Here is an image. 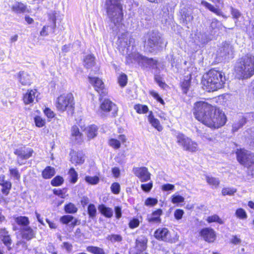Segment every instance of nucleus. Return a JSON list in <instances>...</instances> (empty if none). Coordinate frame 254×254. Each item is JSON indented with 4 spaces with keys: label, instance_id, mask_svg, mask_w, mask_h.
<instances>
[{
    "label": "nucleus",
    "instance_id": "1",
    "mask_svg": "<svg viewBox=\"0 0 254 254\" xmlns=\"http://www.w3.org/2000/svg\"><path fill=\"white\" fill-rule=\"evenodd\" d=\"M193 114L198 121L211 128H219L227 121L222 111L203 101L195 103Z\"/></svg>",
    "mask_w": 254,
    "mask_h": 254
},
{
    "label": "nucleus",
    "instance_id": "2",
    "mask_svg": "<svg viewBox=\"0 0 254 254\" xmlns=\"http://www.w3.org/2000/svg\"><path fill=\"white\" fill-rule=\"evenodd\" d=\"M118 44L121 52L123 55H127V59L128 64L137 62L144 66L148 65L152 68H157V62L156 60L147 58L133 51L135 41L128 33L122 34L119 38Z\"/></svg>",
    "mask_w": 254,
    "mask_h": 254
},
{
    "label": "nucleus",
    "instance_id": "3",
    "mask_svg": "<svg viewBox=\"0 0 254 254\" xmlns=\"http://www.w3.org/2000/svg\"><path fill=\"white\" fill-rule=\"evenodd\" d=\"M225 81L224 73L222 71L211 69L203 77L204 89L208 92L221 88Z\"/></svg>",
    "mask_w": 254,
    "mask_h": 254
},
{
    "label": "nucleus",
    "instance_id": "4",
    "mask_svg": "<svg viewBox=\"0 0 254 254\" xmlns=\"http://www.w3.org/2000/svg\"><path fill=\"white\" fill-rule=\"evenodd\" d=\"M105 8L111 22L117 28L122 25L123 13L121 0H106Z\"/></svg>",
    "mask_w": 254,
    "mask_h": 254
},
{
    "label": "nucleus",
    "instance_id": "5",
    "mask_svg": "<svg viewBox=\"0 0 254 254\" xmlns=\"http://www.w3.org/2000/svg\"><path fill=\"white\" fill-rule=\"evenodd\" d=\"M236 70L242 78H249L254 75V55L249 53L241 58Z\"/></svg>",
    "mask_w": 254,
    "mask_h": 254
},
{
    "label": "nucleus",
    "instance_id": "6",
    "mask_svg": "<svg viewBox=\"0 0 254 254\" xmlns=\"http://www.w3.org/2000/svg\"><path fill=\"white\" fill-rule=\"evenodd\" d=\"M74 105V98L71 93L61 95L56 101V107L58 110L62 112L66 111L68 114H72Z\"/></svg>",
    "mask_w": 254,
    "mask_h": 254
},
{
    "label": "nucleus",
    "instance_id": "7",
    "mask_svg": "<svg viewBox=\"0 0 254 254\" xmlns=\"http://www.w3.org/2000/svg\"><path fill=\"white\" fill-rule=\"evenodd\" d=\"M236 154L238 162L247 168L249 174L254 177V154L244 149L238 150Z\"/></svg>",
    "mask_w": 254,
    "mask_h": 254
},
{
    "label": "nucleus",
    "instance_id": "8",
    "mask_svg": "<svg viewBox=\"0 0 254 254\" xmlns=\"http://www.w3.org/2000/svg\"><path fill=\"white\" fill-rule=\"evenodd\" d=\"M176 141L184 150L192 152H196L198 150V145L196 142L192 140L184 134L178 132L176 135Z\"/></svg>",
    "mask_w": 254,
    "mask_h": 254
},
{
    "label": "nucleus",
    "instance_id": "9",
    "mask_svg": "<svg viewBox=\"0 0 254 254\" xmlns=\"http://www.w3.org/2000/svg\"><path fill=\"white\" fill-rule=\"evenodd\" d=\"M162 43L159 33L157 31H151L148 34L147 41L145 43V46L149 51L152 52L158 50Z\"/></svg>",
    "mask_w": 254,
    "mask_h": 254
},
{
    "label": "nucleus",
    "instance_id": "10",
    "mask_svg": "<svg viewBox=\"0 0 254 254\" xmlns=\"http://www.w3.org/2000/svg\"><path fill=\"white\" fill-rule=\"evenodd\" d=\"M34 151L32 148L21 147L15 149L14 153L17 156L19 165L25 164L26 160L32 156Z\"/></svg>",
    "mask_w": 254,
    "mask_h": 254
},
{
    "label": "nucleus",
    "instance_id": "11",
    "mask_svg": "<svg viewBox=\"0 0 254 254\" xmlns=\"http://www.w3.org/2000/svg\"><path fill=\"white\" fill-rule=\"evenodd\" d=\"M89 81L92 85L95 90L98 92L100 96H104L108 93L107 89L105 88L104 82L101 79L97 77L88 76Z\"/></svg>",
    "mask_w": 254,
    "mask_h": 254
},
{
    "label": "nucleus",
    "instance_id": "12",
    "mask_svg": "<svg viewBox=\"0 0 254 254\" xmlns=\"http://www.w3.org/2000/svg\"><path fill=\"white\" fill-rule=\"evenodd\" d=\"M100 108L103 113H111L113 116H115L118 111L117 105L109 99H105Z\"/></svg>",
    "mask_w": 254,
    "mask_h": 254
},
{
    "label": "nucleus",
    "instance_id": "13",
    "mask_svg": "<svg viewBox=\"0 0 254 254\" xmlns=\"http://www.w3.org/2000/svg\"><path fill=\"white\" fill-rule=\"evenodd\" d=\"M233 48L230 44L225 42L219 48L218 55L225 60H228L233 57Z\"/></svg>",
    "mask_w": 254,
    "mask_h": 254
},
{
    "label": "nucleus",
    "instance_id": "14",
    "mask_svg": "<svg viewBox=\"0 0 254 254\" xmlns=\"http://www.w3.org/2000/svg\"><path fill=\"white\" fill-rule=\"evenodd\" d=\"M148 240L144 236H141L137 238L136 240L135 247L136 249V252H133L132 251L129 252V254H148L147 253H144L147 248V243Z\"/></svg>",
    "mask_w": 254,
    "mask_h": 254
},
{
    "label": "nucleus",
    "instance_id": "15",
    "mask_svg": "<svg viewBox=\"0 0 254 254\" xmlns=\"http://www.w3.org/2000/svg\"><path fill=\"white\" fill-rule=\"evenodd\" d=\"M133 173L141 182H147L150 180V173L146 167H136L133 169Z\"/></svg>",
    "mask_w": 254,
    "mask_h": 254
},
{
    "label": "nucleus",
    "instance_id": "16",
    "mask_svg": "<svg viewBox=\"0 0 254 254\" xmlns=\"http://www.w3.org/2000/svg\"><path fill=\"white\" fill-rule=\"evenodd\" d=\"M154 237L158 240L172 242L171 234L167 228H162L157 229L154 233Z\"/></svg>",
    "mask_w": 254,
    "mask_h": 254
},
{
    "label": "nucleus",
    "instance_id": "17",
    "mask_svg": "<svg viewBox=\"0 0 254 254\" xmlns=\"http://www.w3.org/2000/svg\"><path fill=\"white\" fill-rule=\"evenodd\" d=\"M200 234L205 241L209 243L213 242L216 239L215 232L210 228L202 229L200 232Z\"/></svg>",
    "mask_w": 254,
    "mask_h": 254
},
{
    "label": "nucleus",
    "instance_id": "18",
    "mask_svg": "<svg viewBox=\"0 0 254 254\" xmlns=\"http://www.w3.org/2000/svg\"><path fill=\"white\" fill-rule=\"evenodd\" d=\"M70 155L71 162L75 165L82 164L84 162V155L81 151H72Z\"/></svg>",
    "mask_w": 254,
    "mask_h": 254
},
{
    "label": "nucleus",
    "instance_id": "19",
    "mask_svg": "<svg viewBox=\"0 0 254 254\" xmlns=\"http://www.w3.org/2000/svg\"><path fill=\"white\" fill-rule=\"evenodd\" d=\"M71 139L77 143L81 142L83 140V135L76 126H72L71 128Z\"/></svg>",
    "mask_w": 254,
    "mask_h": 254
},
{
    "label": "nucleus",
    "instance_id": "20",
    "mask_svg": "<svg viewBox=\"0 0 254 254\" xmlns=\"http://www.w3.org/2000/svg\"><path fill=\"white\" fill-rule=\"evenodd\" d=\"M118 139L111 138L109 139V145L115 149H119L121 147V142H125L127 138L125 135L121 134L119 136Z\"/></svg>",
    "mask_w": 254,
    "mask_h": 254
},
{
    "label": "nucleus",
    "instance_id": "21",
    "mask_svg": "<svg viewBox=\"0 0 254 254\" xmlns=\"http://www.w3.org/2000/svg\"><path fill=\"white\" fill-rule=\"evenodd\" d=\"M201 4L211 12L216 14L217 15L221 16L224 18H226V16L223 14V12L219 7H215L205 0H202L201 1Z\"/></svg>",
    "mask_w": 254,
    "mask_h": 254
},
{
    "label": "nucleus",
    "instance_id": "22",
    "mask_svg": "<svg viewBox=\"0 0 254 254\" xmlns=\"http://www.w3.org/2000/svg\"><path fill=\"white\" fill-rule=\"evenodd\" d=\"M22 237L27 240H30L35 237V233L33 230L29 226H25L21 229Z\"/></svg>",
    "mask_w": 254,
    "mask_h": 254
},
{
    "label": "nucleus",
    "instance_id": "23",
    "mask_svg": "<svg viewBox=\"0 0 254 254\" xmlns=\"http://www.w3.org/2000/svg\"><path fill=\"white\" fill-rule=\"evenodd\" d=\"M53 21V24L51 25H46L44 26L42 29L41 31L40 32V35L42 36H48L49 32H54V29L56 27V18L55 15L51 18Z\"/></svg>",
    "mask_w": 254,
    "mask_h": 254
},
{
    "label": "nucleus",
    "instance_id": "24",
    "mask_svg": "<svg viewBox=\"0 0 254 254\" xmlns=\"http://www.w3.org/2000/svg\"><path fill=\"white\" fill-rule=\"evenodd\" d=\"M37 92L36 89L28 90L27 92L23 97V101L25 104H29L33 103L37 97Z\"/></svg>",
    "mask_w": 254,
    "mask_h": 254
},
{
    "label": "nucleus",
    "instance_id": "25",
    "mask_svg": "<svg viewBox=\"0 0 254 254\" xmlns=\"http://www.w3.org/2000/svg\"><path fill=\"white\" fill-rule=\"evenodd\" d=\"M18 78L19 82L23 85H30L32 83L30 75L26 72H19Z\"/></svg>",
    "mask_w": 254,
    "mask_h": 254
},
{
    "label": "nucleus",
    "instance_id": "26",
    "mask_svg": "<svg viewBox=\"0 0 254 254\" xmlns=\"http://www.w3.org/2000/svg\"><path fill=\"white\" fill-rule=\"evenodd\" d=\"M148 120L151 126L158 131H161L162 130L163 127L161 125L159 121L154 117L152 112L149 113L148 116Z\"/></svg>",
    "mask_w": 254,
    "mask_h": 254
},
{
    "label": "nucleus",
    "instance_id": "27",
    "mask_svg": "<svg viewBox=\"0 0 254 254\" xmlns=\"http://www.w3.org/2000/svg\"><path fill=\"white\" fill-rule=\"evenodd\" d=\"M162 214V210L158 209L152 212L151 215L147 218L148 222L150 223H158L161 222L160 216Z\"/></svg>",
    "mask_w": 254,
    "mask_h": 254
},
{
    "label": "nucleus",
    "instance_id": "28",
    "mask_svg": "<svg viewBox=\"0 0 254 254\" xmlns=\"http://www.w3.org/2000/svg\"><path fill=\"white\" fill-rule=\"evenodd\" d=\"M11 9L12 11L16 13H22L26 11L27 7L22 2H15L11 6Z\"/></svg>",
    "mask_w": 254,
    "mask_h": 254
},
{
    "label": "nucleus",
    "instance_id": "29",
    "mask_svg": "<svg viewBox=\"0 0 254 254\" xmlns=\"http://www.w3.org/2000/svg\"><path fill=\"white\" fill-rule=\"evenodd\" d=\"M98 210L100 212L107 218H111L113 214V211L112 208L106 206L104 204L100 205L98 207Z\"/></svg>",
    "mask_w": 254,
    "mask_h": 254
},
{
    "label": "nucleus",
    "instance_id": "30",
    "mask_svg": "<svg viewBox=\"0 0 254 254\" xmlns=\"http://www.w3.org/2000/svg\"><path fill=\"white\" fill-rule=\"evenodd\" d=\"M98 128L95 125H91L85 128L87 137L92 139L97 135Z\"/></svg>",
    "mask_w": 254,
    "mask_h": 254
},
{
    "label": "nucleus",
    "instance_id": "31",
    "mask_svg": "<svg viewBox=\"0 0 254 254\" xmlns=\"http://www.w3.org/2000/svg\"><path fill=\"white\" fill-rule=\"evenodd\" d=\"M83 64L87 68H91L95 64V57L91 55L86 56L84 59Z\"/></svg>",
    "mask_w": 254,
    "mask_h": 254
},
{
    "label": "nucleus",
    "instance_id": "32",
    "mask_svg": "<svg viewBox=\"0 0 254 254\" xmlns=\"http://www.w3.org/2000/svg\"><path fill=\"white\" fill-rule=\"evenodd\" d=\"M182 17L183 22L186 24L191 22L193 19L192 12L190 9L183 11Z\"/></svg>",
    "mask_w": 254,
    "mask_h": 254
},
{
    "label": "nucleus",
    "instance_id": "33",
    "mask_svg": "<svg viewBox=\"0 0 254 254\" xmlns=\"http://www.w3.org/2000/svg\"><path fill=\"white\" fill-rule=\"evenodd\" d=\"M55 174V169L51 166H47L42 172V176L45 179L52 178Z\"/></svg>",
    "mask_w": 254,
    "mask_h": 254
},
{
    "label": "nucleus",
    "instance_id": "34",
    "mask_svg": "<svg viewBox=\"0 0 254 254\" xmlns=\"http://www.w3.org/2000/svg\"><path fill=\"white\" fill-rule=\"evenodd\" d=\"M205 177L207 183L211 186L212 188L216 189L218 187L220 181L218 178L208 175H205Z\"/></svg>",
    "mask_w": 254,
    "mask_h": 254
},
{
    "label": "nucleus",
    "instance_id": "35",
    "mask_svg": "<svg viewBox=\"0 0 254 254\" xmlns=\"http://www.w3.org/2000/svg\"><path fill=\"white\" fill-rule=\"evenodd\" d=\"M86 250L93 254H106L103 249L97 247L88 246L87 247Z\"/></svg>",
    "mask_w": 254,
    "mask_h": 254
},
{
    "label": "nucleus",
    "instance_id": "36",
    "mask_svg": "<svg viewBox=\"0 0 254 254\" xmlns=\"http://www.w3.org/2000/svg\"><path fill=\"white\" fill-rule=\"evenodd\" d=\"M206 220L209 223L213 222L218 223L219 224H223L224 223L223 220L217 214H214L208 216L206 218Z\"/></svg>",
    "mask_w": 254,
    "mask_h": 254
},
{
    "label": "nucleus",
    "instance_id": "37",
    "mask_svg": "<svg viewBox=\"0 0 254 254\" xmlns=\"http://www.w3.org/2000/svg\"><path fill=\"white\" fill-rule=\"evenodd\" d=\"M106 239L112 243H120L123 240L122 236L119 234L109 235Z\"/></svg>",
    "mask_w": 254,
    "mask_h": 254
},
{
    "label": "nucleus",
    "instance_id": "38",
    "mask_svg": "<svg viewBox=\"0 0 254 254\" xmlns=\"http://www.w3.org/2000/svg\"><path fill=\"white\" fill-rule=\"evenodd\" d=\"M15 222L19 225L23 227L25 226H28L29 224V221L28 218L26 216H19L15 219Z\"/></svg>",
    "mask_w": 254,
    "mask_h": 254
},
{
    "label": "nucleus",
    "instance_id": "39",
    "mask_svg": "<svg viewBox=\"0 0 254 254\" xmlns=\"http://www.w3.org/2000/svg\"><path fill=\"white\" fill-rule=\"evenodd\" d=\"M2 189H1V191L3 193V194H5V195H7L9 192L11 188V184L9 181H5V182L3 183L0 185Z\"/></svg>",
    "mask_w": 254,
    "mask_h": 254
},
{
    "label": "nucleus",
    "instance_id": "40",
    "mask_svg": "<svg viewBox=\"0 0 254 254\" xmlns=\"http://www.w3.org/2000/svg\"><path fill=\"white\" fill-rule=\"evenodd\" d=\"M246 123V119L242 117L237 123H235L233 125L232 130L233 131H237L239 128L242 127Z\"/></svg>",
    "mask_w": 254,
    "mask_h": 254
},
{
    "label": "nucleus",
    "instance_id": "41",
    "mask_svg": "<svg viewBox=\"0 0 254 254\" xmlns=\"http://www.w3.org/2000/svg\"><path fill=\"white\" fill-rule=\"evenodd\" d=\"M185 201V198L177 194H174L171 196V202L173 204H178L180 203H183Z\"/></svg>",
    "mask_w": 254,
    "mask_h": 254
},
{
    "label": "nucleus",
    "instance_id": "42",
    "mask_svg": "<svg viewBox=\"0 0 254 254\" xmlns=\"http://www.w3.org/2000/svg\"><path fill=\"white\" fill-rule=\"evenodd\" d=\"M68 174L70 178V182L73 184L75 183L77 181L78 174L75 169L73 168H70L68 171Z\"/></svg>",
    "mask_w": 254,
    "mask_h": 254
},
{
    "label": "nucleus",
    "instance_id": "43",
    "mask_svg": "<svg viewBox=\"0 0 254 254\" xmlns=\"http://www.w3.org/2000/svg\"><path fill=\"white\" fill-rule=\"evenodd\" d=\"M9 172L11 177L16 180L20 179V174L17 168L9 167Z\"/></svg>",
    "mask_w": 254,
    "mask_h": 254
},
{
    "label": "nucleus",
    "instance_id": "44",
    "mask_svg": "<svg viewBox=\"0 0 254 254\" xmlns=\"http://www.w3.org/2000/svg\"><path fill=\"white\" fill-rule=\"evenodd\" d=\"M64 210L66 213H74L77 212V208L73 203H69L65 206Z\"/></svg>",
    "mask_w": 254,
    "mask_h": 254
},
{
    "label": "nucleus",
    "instance_id": "45",
    "mask_svg": "<svg viewBox=\"0 0 254 254\" xmlns=\"http://www.w3.org/2000/svg\"><path fill=\"white\" fill-rule=\"evenodd\" d=\"M236 216L241 219H246L247 218V214L246 211L243 208H238L235 212Z\"/></svg>",
    "mask_w": 254,
    "mask_h": 254
},
{
    "label": "nucleus",
    "instance_id": "46",
    "mask_svg": "<svg viewBox=\"0 0 254 254\" xmlns=\"http://www.w3.org/2000/svg\"><path fill=\"white\" fill-rule=\"evenodd\" d=\"M134 109L139 114H144L148 112V108L147 106L142 105H136Z\"/></svg>",
    "mask_w": 254,
    "mask_h": 254
},
{
    "label": "nucleus",
    "instance_id": "47",
    "mask_svg": "<svg viewBox=\"0 0 254 254\" xmlns=\"http://www.w3.org/2000/svg\"><path fill=\"white\" fill-rule=\"evenodd\" d=\"M85 180L87 183L91 185H96L99 182V179L97 176H86L85 178Z\"/></svg>",
    "mask_w": 254,
    "mask_h": 254
},
{
    "label": "nucleus",
    "instance_id": "48",
    "mask_svg": "<svg viewBox=\"0 0 254 254\" xmlns=\"http://www.w3.org/2000/svg\"><path fill=\"white\" fill-rule=\"evenodd\" d=\"M247 132L249 135V137L250 140V145L254 147V127L248 129Z\"/></svg>",
    "mask_w": 254,
    "mask_h": 254
},
{
    "label": "nucleus",
    "instance_id": "49",
    "mask_svg": "<svg viewBox=\"0 0 254 254\" xmlns=\"http://www.w3.org/2000/svg\"><path fill=\"white\" fill-rule=\"evenodd\" d=\"M64 182L63 178L61 176H56L51 181V185L53 186H61Z\"/></svg>",
    "mask_w": 254,
    "mask_h": 254
},
{
    "label": "nucleus",
    "instance_id": "50",
    "mask_svg": "<svg viewBox=\"0 0 254 254\" xmlns=\"http://www.w3.org/2000/svg\"><path fill=\"white\" fill-rule=\"evenodd\" d=\"M127 81V76L124 73L121 74L118 77V82L122 87H124L126 85Z\"/></svg>",
    "mask_w": 254,
    "mask_h": 254
},
{
    "label": "nucleus",
    "instance_id": "51",
    "mask_svg": "<svg viewBox=\"0 0 254 254\" xmlns=\"http://www.w3.org/2000/svg\"><path fill=\"white\" fill-rule=\"evenodd\" d=\"M96 208L93 204H90L88 207V213L90 217L93 218L96 215Z\"/></svg>",
    "mask_w": 254,
    "mask_h": 254
},
{
    "label": "nucleus",
    "instance_id": "52",
    "mask_svg": "<svg viewBox=\"0 0 254 254\" xmlns=\"http://www.w3.org/2000/svg\"><path fill=\"white\" fill-rule=\"evenodd\" d=\"M34 122L36 127H42L45 125V121L39 116H36L34 118Z\"/></svg>",
    "mask_w": 254,
    "mask_h": 254
},
{
    "label": "nucleus",
    "instance_id": "53",
    "mask_svg": "<svg viewBox=\"0 0 254 254\" xmlns=\"http://www.w3.org/2000/svg\"><path fill=\"white\" fill-rule=\"evenodd\" d=\"M236 192V189L233 188H226L222 190V193L223 195H232Z\"/></svg>",
    "mask_w": 254,
    "mask_h": 254
},
{
    "label": "nucleus",
    "instance_id": "54",
    "mask_svg": "<svg viewBox=\"0 0 254 254\" xmlns=\"http://www.w3.org/2000/svg\"><path fill=\"white\" fill-rule=\"evenodd\" d=\"M111 189L114 194H118L120 191V185L118 183H114L111 187Z\"/></svg>",
    "mask_w": 254,
    "mask_h": 254
},
{
    "label": "nucleus",
    "instance_id": "55",
    "mask_svg": "<svg viewBox=\"0 0 254 254\" xmlns=\"http://www.w3.org/2000/svg\"><path fill=\"white\" fill-rule=\"evenodd\" d=\"M184 214V211L183 209H177L174 211V217L177 220H179L181 219L183 217V215Z\"/></svg>",
    "mask_w": 254,
    "mask_h": 254
},
{
    "label": "nucleus",
    "instance_id": "56",
    "mask_svg": "<svg viewBox=\"0 0 254 254\" xmlns=\"http://www.w3.org/2000/svg\"><path fill=\"white\" fill-rule=\"evenodd\" d=\"M158 202V200L156 198L149 197L147 198L145 201V205L146 206H154Z\"/></svg>",
    "mask_w": 254,
    "mask_h": 254
},
{
    "label": "nucleus",
    "instance_id": "57",
    "mask_svg": "<svg viewBox=\"0 0 254 254\" xmlns=\"http://www.w3.org/2000/svg\"><path fill=\"white\" fill-rule=\"evenodd\" d=\"M153 187V184L151 182L147 183V184H143L141 185V188L142 190L148 192Z\"/></svg>",
    "mask_w": 254,
    "mask_h": 254
},
{
    "label": "nucleus",
    "instance_id": "58",
    "mask_svg": "<svg viewBox=\"0 0 254 254\" xmlns=\"http://www.w3.org/2000/svg\"><path fill=\"white\" fill-rule=\"evenodd\" d=\"M139 224V221L137 218H133L129 223V227L131 229L137 227Z\"/></svg>",
    "mask_w": 254,
    "mask_h": 254
},
{
    "label": "nucleus",
    "instance_id": "59",
    "mask_svg": "<svg viewBox=\"0 0 254 254\" xmlns=\"http://www.w3.org/2000/svg\"><path fill=\"white\" fill-rule=\"evenodd\" d=\"M73 219V217L72 216L70 215H65L61 218V221L63 224H67L69 222L71 221L72 219Z\"/></svg>",
    "mask_w": 254,
    "mask_h": 254
},
{
    "label": "nucleus",
    "instance_id": "60",
    "mask_svg": "<svg viewBox=\"0 0 254 254\" xmlns=\"http://www.w3.org/2000/svg\"><path fill=\"white\" fill-rule=\"evenodd\" d=\"M231 12L234 18L238 19L241 16L240 12L232 6L231 7Z\"/></svg>",
    "mask_w": 254,
    "mask_h": 254
},
{
    "label": "nucleus",
    "instance_id": "61",
    "mask_svg": "<svg viewBox=\"0 0 254 254\" xmlns=\"http://www.w3.org/2000/svg\"><path fill=\"white\" fill-rule=\"evenodd\" d=\"M190 79H186L182 83V87L184 90V92H187V90L190 87Z\"/></svg>",
    "mask_w": 254,
    "mask_h": 254
},
{
    "label": "nucleus",
    "instance_id": "62",
    "mask_svg": "<svg viewBox=\"0 0 254 254\" xmlns=\"http://www.w3.org/2000/svg\"><path fill=\"white\" fill-rule=\"evenodd\" d=\"M174 189V185L170 184H164L162 186V190L163 191L173 190Z\"/></svg>",
    "mask_w": 254,
    "mask_h": 254
},
{
    "label": "nucleus",
    "instance_id": "63",
    "mask_svg": "<svg viewBox=\"0 0 254 254\" xmlns=\"http://www.w3.org/2000/svg\"><path fill=\"white\" fill-rule=\"evenodd\" d=\"M62 248L65 249L67 252H70L72 250V246L68 242H64Z\"/></svg>",
    "mask_w": 254,
    "mask_h": 254
},
{
    "label": "nucleus",
    "instance_id": "64",
    "mask_svg": "<svg viewBox=\"0 0 254 254\" xmlns=\"http://www.w3.org/2000/svg\"><path fill=\"white\" fill-rule=\"evenodd\" d=\"M44 112L45 115L48 118H53L55 116V114L53 111H52L50 109L48 108H45V109L44 110Z\"/></svg>",
    "mask_w": 254,
    "mask_h": 254
}]
</instances>
